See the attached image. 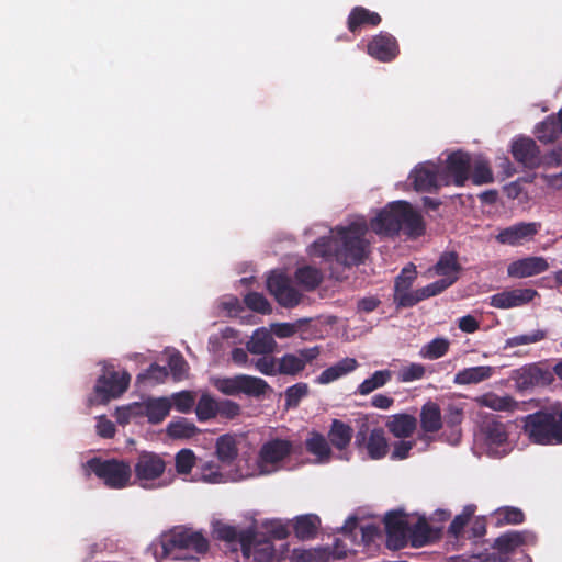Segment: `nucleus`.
I'll return each mask as SVG.
<instances>
[{
	"label": "nucleus",
	"instance_id": "f257e3e1",
	"mask_svg": "<svg viewBox=\"0 0 562 562\" xmlns=\"http://www.w3.org/2000/svg\"><path fill=\"white\" fill-rule=\"evenodd\" d=\"M367 233L368 225L364 221L337 226L334 235L319 237L312 244L311 254L328 262L336 261L346 268L358 267L370 252Z\"/></svg>",
	"mask_w": 562,
	"mask_h": 562
},
{
	"label": "nucleus",
	"instance_id": "f03ea898",
	"mask_svg": "<svg viewBox=\"0 0 562 562\" xmlns=\"http://www.w3.org/2000/svg\"><path fill=\"white\" fill-rule=\"evenodd\" d=\"M371 228L386 236L403 231L407 236L419 237L425 232L422 215L406 201L391 202L371 221Z\"/></svg>",
	"mask_w": 562,
	"mask_h": 562
},
{
	"label": "nucleus",
	"instance_id": "7ed1b4c3",
	"mask_svg": "<svg viewBox=\"0 0 562 562\" xmlns=\"http://www.w3.org/2000/svg\"><path fill=\"white\" fill-rule=\"evenodd\" d=\"M161 559L198 560L209 551L210 542L201 531L175 526L160 537Z\"/></svg>",
	"mask_w": 562,
	"mask_h": 562
},
{
	"label": "nucleus",
	"instance_id": "20e7f679",
	"mask_svg": "<svg viewBox=\"0 0 562 562\" xmlns=\"http://www.w3.org/2000/svg\"><path fill=\"white\" fill-rule=\"evenodd\" d=\"M524 432L537 445H562V407L540 409L522 418Z\"/></svg>",
	"mask_w": 562,
	"mask_h": 562
},
{
	"label": "nucleus",
	"instance_id": "39448f33",
	"mask_svg": "<svg viewBox=\"0 0 562 562\" xmlns=\"http://www.w3.org/2000/svg\"><path fill=\"white\" fill-rule=\"evenodd\" d=\"M86 467L109 488L121 490L131 485L132 468L125 460L93 457Z\"/></svg>",
	"mask_w": 562,
	"mask_h": 562
},
{
	"label": "nucleus",
	"instance_id": "423d86ee",
	"mask_svg": "<svg viewBox=\"0 0 562 562\" xmlns=\"http://www.w3.org/2000/svg\"><path fill=\"white\" fill-rule=\"evenodd\" d=\"M214 386L223 394L238 396L245 394L250 397H260L271 390L270 385L261 378L237 374L231 378H220Z\"/></svg>",
	"mask_w": 562,
	"mask_h": 562
},
{
	"label": "nucleus",
	"instance_id": "0eeeda50",
	"mask_svg": "<svg viewBox=\"0 0 562 562\" xmlns=\"http://www.w3.org/2000/svg\"><path fill=\"white\" fill-rule=\"evenodd\" d=\"M291 440L273 438L266 441L258 453V468L261 474H271L283 468L282 463L293 453Z\"/></svg>",
	"mask_w": 562,
	"mask_h": 562
},
{
	"label": "nucleus",
	"instance_id": "6e6552de",
	"mask_svg": "<svg viewBox=\"0 0 562 562\" xmlns=\"http://www.w3.org/2000/svg\"><path fill=\"white\" fill-rule=\"evenodd\" d=\"M130 382L131 375L126 371L117 372L105 367L95 382V396L100 403L105 404L112 398L120 397L128 389Z\"/></svg>",
	"mask_w": 562,
	"mask_h": 562
},
{
	"label": "nucleus",
	"instance_id": "1a4fd4ad",
	"mask_svg": "<svg viewBox=\"0 0 562 562\" xmlns=\"http://www.w3.org/2000/svg\"><path fill=\"white\" fill-rule=\"evenodd\" d=\"M471 170V155L462 150L453 151L448 155L443 168L440 169L441 183L445 186L454 184L463 187L470 179Z\"/></svg>",
	"mask_w": 562,
	"mask_h": 562
},
{
	"label": "nucleus",
	"instance_id": "9d476101",
	"mask_svg": "<svg viewBox=\"0 0 562 562\" xmlns=\"http://www.w3.org/2000/svg\"><path fill=\"white\" fill-rule=\"evenodd\" d=\"M535 543L536 537L532 532L527 530H510L497 537L492 544V549L494 551L486 553L496 558L501 562H509L510 554L514 553L518 548Z\"/></svg>",
	"mask_w": 562,
	"mask_h": 562
},
{
	"label": "nucleus",
	"instance_id": "9b49d317",
	"mask_svg": "<svg viewBox=\"0 0 562 562\" xmlns=\"http://www.w3.org/2000/svg\"><path fill=\"white\" fill-rule=\"evenodd\" d=\"M355 445L359 449L366 448L369 458L372 460H380L389 452V442L384 429L376 427L369 432L367 424H362L357 431Z\"/></svg>",
	"mask_w": 562,
	"mask_h": 562
},
{
	"label": "nucleus",
	"instance_id": "f8f14e48",
	"mask_svg": "<svg viewBox=\"0 0 562 562\" xmlns=\"http://www.w3.org/2000/svg\"><path fill=\"white\" fill-rule=\"evenodd\" d=\"M135 479L142 487L147 486V482L155 481L162 476L166 470L164 458L153 451H140L134 463Z\"/></svg>",
	"mask_w": 562,
	"mask_h": 562
},
{
	"label": "nucleus",
	"instance_id": "ddd939ff",
	"mask_svg": "<svg viewBox=\"0 0 562 562\" xmlns=\"http://www.w3.org/2000/svg\"><path fill=\"white\" fill-rule=\"evenodd\" d=\"M321 355V347L303 348L296 353H284L278 358V375L296 376L301 374L307 364H311Z\"/></svg>",
	"mask_w": 562,
	"mask_h": 562
},
{
	"label": "nucleus",
	"instance_id": "4468645a",
	"mask_svg": "<svg viewBox=\"0 0 562 562\" xmlns=\"http://www.w3.org/2000/svg\"><path fill=\"white\" fill-rule=\"evenodd\" d=\"M267 289L285 308L295 307L301 302L302 294L291 285L290 279L283 273L272 272L267 279Z\"/></svg>",
	"mask_w": 562,
	"mask_h": 562
},
{
	"label": "nucleus",
	"instance_id": "2eb2a0df",
	"mask_svg": "<svg viewBox=\"0 0 562 562\" xmlns=\"http://www.w3.org/2000/svg\"><path fill=\"white\" fill-rule=\"evenodd\" d=\"M386 544L390 549H402L407 544L409 526L401 510L390 512L384 517Z\"/></svg>",
	"mask_w": 562,
	"mask_h": 562
},
{
	"label": "nucleus",
	"instance_id": "dca6fc26",
	"mask_svg": "<svg viewBox=\"0 0 562 562\" xmlns=\"http://www.w3.org/2000/svg\"><path fill=\"white\" fill-rule=\"evenodd\" d=\"M540 228L541 223L539 222H520L501 229L495 239L502 245L520 246L526 241L532 240Z\"/></svg>",
	"mask_w": 562,
	"mask_h": 562
},
{
	"label": "nucleus",
	"instance_id": "f3484780",
	"mask_svg": "<svg viewBox=\"0 0 562 562\" xmlns=\"http://www.w3.org/2000/svg\"><path fill=\"white\" fill-rule=\"evenodd\" d=\"M409 178L413 179V187L418 192H437L443 183H441V171L435 164H419L411 172Z\"/></svg>",
	"mask_w": 562,
	"mask_h": 562
},
{
	"label": "nucleus",
	"instance_id": "a211bd4d",
	"mask_svg": "<svg viewBox=\"0 0 562 562\" xmlns=\"http://www.w3.org/2000/svg\"><path fill=\"white\" fill-rule=\"evenodd\" d=\"M368 54L381 63H390L400 54L396 38L386 32L373 36L367 46Z\"/></svg>",
	"mask_w": 562,
	"mask_h": 562
},
{
	"label": "nucleus",
	"instance_id": "6ab92c4d",
	"mask_svg": "<svg viewBox=\"0 0 562 562\" xmlns=\"http://www.w3.org/2000/svg\"><path fill=\"white\" fill-rule=\"evenodd\" d=\"M512 155L517 162L528 169L538 168L542 164L540 149L530 137H519L513 140Z\"/></svg>",
	"mask_w": 562,
	"mask_h": 562
},
{
	"label": "nucleus",
	"instance_id": "aec40b11",
	"mask_svg": "<svg viewBox=\"0 0 562 562\" xmlns=\"http://www.w3.org/2000/svg\"><path fill=\"white\" fill-rule=\"evenodd\" d=\"M538 292L533 289H514L496 293L490 297V305L495 308H513L531 302Z\"/></svg>",
	"mask_w": 562,
	"mask_h": 562
},
{
	"label": "nucleus",
	"instance_id": "412c9836",
	"mask_svg": "<svg viewBox=\"0 0 562 562\" xmlns=\"http://www.w3.org/2000/svg\"><path fill=\"white\" fill-rule=\"evenodd\" d=\"M549 269L546 258L530 256L510 262L507 267V274L515 279H525L538 276Z\"/></svg>",
	"mask_w": 562,
	"mask_h": 562
},
{
	"label": "nucleus",
	"instance_id": "4be33fe9",
	"mask_svg": "<svg viewBox=\"0 0 562 562\" xmlns=\"http://www.w3.org/2000/svg\"><path fill=\"white\" fill-rule=\"evenodd\" d=\"M461 271L462 266L456 251L442 252L438 261L429 269V272L434 276L453 280V284L459 280Z\"/></svg>",
	"mask_w": 562,
	"mask_h": 562
},
{
	"label": "nucleus",
	"instance_id": "5701e85b",
	"mask_svg": "<svg viewBox=\"0 0 562 562\" xmlns=\"http://www.w3.org/2000/svg\"><path fill=\"white\" fill-rule=\"evenodd\" d=\"M382 21V18L378 12L370 11L364 7H355L351 9L347 18V27L349 32L357 34L362 27L378 26Z\"/></svg>",
	"mask_w": 562,
	"mask_h": 562
},
{
	"label": "nucleus",
	"instance_id": "b1692460",
	"mask_svg": "<svg viewBox=\"0 0 562 562\" xmlns=\"http://www.w3.org/2000/svg\"><path fill=\"white\" fill-rule=\"evenodd\" d=\"M517 381L522 387L548 385L553 381V374L539 364H529L518 370Z\"/></svg>",
	"mask_w": 562,
	"mask_h": 562
},
{
	"label": "nucleus",
	"instance_id": "393cba45",
	"mask_svg": "<svg viewBox=\"0 0 562 562\" xmlns=\"http://www.w3.org/2000/svg\"><path fill=\"white\" fill-rule=\"evenodd\" d=\"M439 537L440 529L434 528L427 522L426 518L420 517L412 528L409 527L407 539L409 538L412 547L420 548L439 539Z\"/></svg>",
	"mask_w": 562,
	"mask_h": 562
},
{
	"label": "nucleus",
	"instance_id": "a878e982",
	"mask_svg": "<svg viewBox=\"0 0 562 562\" xmlns=\"http://www.w3.org/2000/svg\"><path fill=\"white\" fill-rule=\"evenodd\" d=\"M420 428L426 434L438 432L443 427L442 414L438 403L427 401L419 413Z\"/></svg>",
	"mask_w": 562,
	"mask_h": 562
},
{
	"label": "nucleus",
	"instance_id": "bb28decb",
	"mask_svg": "<svg viewBox=\"0 0 562 562\" xmlns=\"http://www.w3.org/2000/svg\"><path fill=\"white\" fill-rule=\"evenodd\" d=\"M238 453V439L236 435L225 434L216 439L215 456L224 465H232L237 459Z\"/></svg>",
	"mask_w": 562,
	"mask_h": 562
},
{
	"label": "nucleus",
	"instance_id": "cd10ccee",
	"mask_svg": "<svg viewBox=\"0 0 562 562\" xmlns=\"http://www.w3.org/2000/svg\"><path fill=\"white\" fill-rule=\"evenodd\" d=\"M495 373V369L491 366L470 367L460 370L453 378L457 385L479 384L491 379Z\"/></svg>",
	"mask_w": 562,
	"mask_h": 562
},
{
	"label": "nucleus",
	"instance_id": "c85d7f7f",
	"mask_svg": "<svg viewBox=\"0 0 562 562\" xmlns=\"http://www.w3.org/2000/svg\"><path fill=\"white\" fill-rule=\"evenodd\" d=\"M327 437L330 446L339 451H344L350 445L353 429L340 419H333Z\"/></svg>",
	"mask_w": 562,
	"mask_h": 562
},
{
	"label": "nucleus",
	"instance_id": "c756f323",
	"mask_svg": "<svg viewBox=\"0 0 562 562\" xmlns=\"http://www.w3.org/2000/svg\"><path fill=\"white\" fill-rule=\"evenodd\" d=\"M246 348L252 355H272L277 348V342L270 331L260 328L255 330Z\"/></svg>",
	"mask_w": 562,
	"mask_h": 562
},
{
	"label": "nucleus",
	"instance_id": "7c9ffc66",
	"mask_svg": "<svg viewBox=\"0 0 562 562\" xmlns=\"http://www.w3.org/2000/svg\"><path fill=\"white\" fill-rule=\"evenodd\" d=\"M474 402L480 407H487L497 412H513L518 407V403L512 396H499L493 392L476 396Z\"/></svg>",
	"mask_w": 562,
	"mask_h": 562
},
{
	"label": "nucleus",
	"instance_id": "2f4dec72",
	"mask_svg": "<svg viewBox=\"0 0 562 562\" xmlns=\"http://www.w3.org/2000/svg\"><path fill=\"white\" fill-rule=\"evenodd\" d=\"M358 367V362L353 358H345L334 366L325 369L315 380L317 384H329L339 378L352 372Z\"/></svg>",
	"mask_w": 562,
	"mask_h": 562
},
{
	"label": "nucleus",
	"instance_id": "473e14b6",
	"mask_svg": "<svg viewBox=\"0 0 562 562\" xmlns=\"http://www.w3.org/2000/svg\"><path fill=\"white\" fill-rule=\"evenodd\" d=\"M307 452L315 456L321 463L329 462L331 458V448L324 435L317 431H311L305 440Z\"/></svg>",
	"mask_w": 562,
	"mask_h": 562
},
{
	"label": "nucleus",
	"instance_id": "72a5a7b5",
	"mask_svg": "<svg viewBox=\"0 0 562 562\" xmlns=\"http://www.w3.org/2000/svg\"><path fill=\"white\" fill-rule=\"evenodd\" d=\"M390 432L396 438L411 437L417 427V419L409 414H396L386 423Z\"/></svg>",
	"mask_w": 562,
	"mask_h": 562
},
{
	"label": "nucleus",
	"instance_id": "f704fd0d",
	"mask_svg": "<svg viewBox=\"0 0 562 562\" xmlns=\"http://www.w3.org/2000/svg\"><path fill=\"white\" fill-rule=\"evenodd\" d=\"M561 121L559 113L549 115L536 127V135L541 143L550 144L561 135Z\"/></svg>",
	"mask_w": 562,
	"mask_h": 562
},
{
	"label": "nucleus",
	"instance_id": "c9c22d12",
	"mask_svg": "<svg viewBox=\"0 0 562 562\" xmlns=\"http://www.w3.org/2000/svg\"><path fill=\"white\" fill-rule=\"evenodd\" d=\"M464 419V404L462 403H450L445 409L442 416L443 425L451 430V435L456 437V441L461 436L460 426Z\"/></svg>",
	"mask_w": 562,
	"mask_h": 562
},
{
	"label": "nucleus",
	"instance_id": "e433bc0d",
	"mask_svg": "<svg viewBox=\"0 0 562 562\" xmlns=\"http://www.w3.org/2000/svg\"><path fill=\"white\" fill-rule=\"evenodd\" d=\"M319 524L321 520L316 515L308 514L299 516L295 518L293 525L295 536L301 540L313 539L317 533Z\"/></svg>",
	"mask_w": 562,
	"mask_h": 562
},
{
	"label": "nucleus",
	"instance_id": "4c0bfd02",
	"mask_svg": "<svg viewBox=\"0 0 562 562\" xmlns=\"http://www.w3.org/2000/svg\"><path fill=\"white\" fill-rule=\"evenodd\" d=\"M392 376L393 373L389 369L378 370L358 385L355 394L369 395L375 390L386 385L392 380Z\"/></svg>",
	"mask_w": 562,
	"mask_h": 562
},
{
	"label": "nucleus",
	"instance_id": "58836bf2",
	"mask_svg": "<svg viewBox=\"0 0 562 562\" xmlns=\"http://www.w3.org/2000/svg\"><path fill=\"white\" fill-rule=\"evenodd\" d=\"M485 442L490 447H499L508 439L506 426L497 420L485 422L482 426Z\"/></svg>",
	"mask_w": 562,
	"mask_h": 562
},
{
	"label": "nucleus",
	"instance_id": "ea45409f",
	"mask_svg": "<svg viewBox=\"0 0 562 562\" xmlns=\"http://www.w3.org/2000/svg\"><path fill=\"white\" fill-rule=\"evenodd\" d=\"M171 404L165 397L149 400L145 402V416L150 424H159L168 416Z\"/></svg>",
	"mask_w": 562,
	"mask_h": 562
},
{
	"label": "nucleus",
	"instance_id": "a19ab883",
	"mask_svg": "<svg viewBox=\"0 0 562 562\" xmlns=\"http://www.w3.org/2000/svg\"><path fill=\"white\" fill-rule=\"evenodd\" d=\"M220 540L227 542H239L243 547L249 546L254 539V533L248 530L239 531L229 525H221L215 530Z\"/></svg>",
	"mask_w": 562,
	"mask_h": 562
},
{
	"label": "nucleus",
	"instance_id": "79ce46f5",
	"mask_svg": "<svg viewBox=\"0 0 562 562\" xmlns=\"http://www.w3.org/2000/svg\"><path fill=\"white\" fill-rule=\"evenodd\" d=\"M295 280L305 290H315L323 281V273L319 269L304 266L295 271Z\"/></svg>",
	"mask_w": 562,
	"mask_h": 562
},
{
	"label": "nucleus",
	"instance_id": "37998d69",
	"mask_svg": "<svg viewBox=\"0 0 562 562\" xmlns=\"http://www.w3.org/2000/svg\"><path fill=\"white\" fill-rule=\"evenodd\" d=\"M493 517L496 520L495 525L497 527L505 525H519L525 521L524 512L520 508L514 506H504L497 508L493 513Z\"/></svg>",
	"mask_w": 562,
	"mask_h": 562
},
{
	"label": "nucleus",
	"instance_id": "c03bdc74",
	"mask_svg": "<svg viewBox=\"0 0 562 562\" xmlns=\"http://www.w3.org/2000/svg\"><path fill=\"white\" fill-rule=\"evenodd\" d=\"M450 342L447 338L437 337L424 345L419 355L424 359L436 360L449 351Z\"/></svg>",
	"mask_w": 562,
	"mask_h": 562
},
{
	"label": "nucleus",
	"instance_id": "a18cd8bd",
	"mask_svg": "<svg viewBox=\"0 0 562 562\" xmlns=\"http://www.w3.org/2000/svg\"><path fill=\"white\" fill-rule=\"evenodd\" d=\"M475 510L476 506L473 504L464 506L462 513L457 515L451 521L448 528L449 536L458 539L463 533L464 527L469 524Z\"/></svg>",
	"mask_w": 562,
	"mask_h": 562
},
{
	"label": "nucleus",
	"instance_id": "49530a36",
	"mask_svg": "<svg viewBox=\"0 0 562 562\" xmlns=\"http://www.w3.org/2000/svg\"><path fill=\"white\" fill-rule=\"evenodd\" d=\"M218 412V403L209 394L201 395L198 401L195 413L200 422L214 418Z\"/></svg>",
	"mask_w": 562,
	"mask_h": 562
},
{
	"label": "nucleus",
	"instance_id": "de8ad7c7",
	"mask_svg": "<svg viewBox=\"0 0 562 562\" xmlns=\"http://www.w3.org/2000/svg\"><path fill=\"white\" fill-rule=\"evenodd\" d=\"M199 429L193 423H189L187 419L181 418L177 422L169 423L167 427V434L169 437L175 439L191 438L198 434Z\"/></svg>",
	"mask_w": 562,
	"mask_h": 562
},
{
	"label": "nucleus",
	"instance_id": "09e8293b",
	"mask_svg": "<svg viewBox=\"0 0 562 562\" xmlns=\"http://www.w3.org/2000/svg\"><path fill=\"white\" fill-rule=\"evenodd\" d=\"M472 183L475 186L487 184L494 181L493 171L485 160H477L472 164V170L470 175Z\"/></svg>",
	"mask_w": 562,
	"mask_h": 562
},
{
	"label": "nucleus",
	"instance_id": "8fccbe9b",
	"mask_svg": "<svg viewBox=\"0 0 562 562\" xmlns=\"http://www.w3.org/2000/svg\"><path fill=\"white\" fill-rule=\"evenodd\" d=\"M547 336L548 331L546 329H536L528 334H521L506 339L505 347L514 348L522 345L537 344L544 340Z\"/></svg>",
	"mask_w": 562,
	"mask_h": 562
},
{
	"label": "nucleus",
	"instance_id": "3c124183",
	"mask_svg": "<svg viewBox=\"0 0 562 562\" xmlns=\"http://www.w3.org/2000/svg\"><path fill=\"white\" fill-rule=\"evenodd\" d=\"M308 393L310 387L307 383L299 382L289 386L284 393L286 408H296L301 401L308 395Z\"/></svg>",
	"mask_w": 562,
	"mask_h": 562
},
{
	"label": "nucleus",
	"instance_id": "603ef678",
	"mask_svg": "<svg viewBox=\"0 0 562 562\" xmlns=\"http://www.w3.org/2000/svg\"><path fill=\"white\" fill-rule=\"evenodd\" d=\"M244 303L246 306L257 313L267 315L272 312L271 304L265 297L263 294L258 292H249L244 297Z\"/></svg>",
	"mask_w": 562,
	"mask_h": 562
},
{
	"label": "nucleus",
	"instance_id": "864d4df0",
	"mask_svg": "<svg viewBox=\"0 0 562 562\" xmlns=\"http://www.w3.org/2000/svg\"><path fill=\"white\" fill-rule=\"evenodd\" d=\"M422 301H424V299L419 294V289L415 291L394 290V303L398 308L412 307Z\"/></svg>",
	"mask_w": 562,
	"mask_h": 562
},
{
	"label": "nucleus",
	"instance_id": "5fc2aeb1",
	"mask_svg": "<svg viewBox=\"0 0 562 562\" xmlns=\"http://www.w3.org/2000/svg\"><path fill=\"white\" fill-rule=\"evenodd\" d=\"M426 375V368L418 362H412L408 366L401 368L398 371V380L403 383L422 380Z\"/></svg>",
	"mask_w": 562,
	"mask_h": 562
},
{
	"label": "nucleus",
	"instance_id": "6e6d98bb",
	"mask_svg": "<svg viewBox=\"0 0 562 562\" xmlns=\"http://www.w3.org/2000/svg\"><path fill=\"white\" fill-rule=\"evenodd\" d=\"M195 454L190 449L180 450L175 458L176 471L179 474H189L195 465Z\"/></svg>",
	"mask_w": 562,
	"mask_h": 562
},
{
	"label": "nucleus",
	"instance_id": "4d7b16f0",
	"mask_svg": "<svg viewBox=\"0 0 562 562\" xmlns=\"http://www.w3.org/2000/svg\"><path fill=\"white\" fill-rule=\"evenodd\" d=\"M262 357L251 360L250 364L255 367L260 373L274 376L278 375V358L271 355H261Z\"/></svg>",
	"mask_w": 562,
	"mask_h": 562
},
{
	"label": "nucleus",
	"instance_id": "13d9d810",
	"mask_svg": "<svg viewBox=\"0 0 562 562\" xmlns=\"http://www.w3.org/2000/svg\"><path fill=\"white\" fill-rule=\"evenodd\" d=\"M200 477L207 483H220L223 480V474L218 464L214 461H205L200 465Z\"/></svg>",
	"mask_w": 562,
	"mask_h": 562
},
{
	"label": "nucleus",
	"instance_id": "bf43d9fd",
	"mask_svg": "<svg viewBox=\"0 0 562 562\" xmlns=\"http://www.w3.org/2000/svg\"><path fill=\"white\" fill-rule=\"evenodd\" d=\"M416 277V267L413 263L407 265L396 277L394 290H409Z\"/></svg>",
	"mask_w": 562,
	"mask_h": 562
},
{
	"label": "nucleus",
	"instance_id": "052dcab7",
	"mask_svg": "<svg viewBox=\"0 0 562 562\" xmlns=\"http://www.w3.org/2000/svg\"><path fill=\"white\" fill-rule=\"evenodd\" d=\"M168 376V371L165 367L153 363L149 368L137 375V382L153 381L154 383H162Z\"/></svg>",
	"mask_w": 562,
	"mask_h": 562
},
{
	"label": "nucleus",
	"instance_id": "680f3d73",
	"mask_svg": "<svg viewBox=\"0 0 562 562\" xmlns=\"http://www.w3.org/2000/svg\"><path fill=\"white\" fill-rule=\"evenodd\" d=\"M453 285V280L450 279H439L424 288L419 289V294L424 300L429 299L431 296H436L442 292H445L448 288Z\"/></svg>",
	"mask_w": 562,
	"mask_h": 562
},
{
	"label": "nucleus",
	"instance_id": "e2e57ef3",
	"mask_svg": "<svg viewBox=\"0 0 562 562\" xmlns=\"http://www.w3.org/2000/svg\"><path fill=\"white\" fill-rule=\"evenodd\" d=\"M194 395L190 391H182L172 395V403L177 411L189 413L194 405Z\"/></svg>",
	"mask_w": 562,
	"mask_h": 562
},
{
	"label": "nucleus",
	"instance_id": "0e129e2a",
	"mask_svg": "<svg viewBox=\"0 0 562 562\" xmlns=\"http://www.w3.org/2000/svg\"><path fill=\"white\" fill-rule=\"evenodd\" d=\"M240 413V406L229 400L223 401L218 403V412L217 414L224 418L233 419L238 416Z\"/></svg>",
	"mask_w": 562,
	"mask_h": 562
},
{
	"label": "nucleus",
	"instance_id": "69168bd1",
	"mask_svg": "<svg viewBox=\"0 0 562 562\" xmlns=\"http://www.w3.org/2000/svg\"><path fill=\"white\" fill-rule=\"evenodd\" d=\"M115 425L104 416L98 418L97 432L102 438H113L115 435Z\"/></svg>",
	"mask_w": 562,
	"mask_h": 562
},
{
	"label": "nucleus",
	"instance_id": "338daca9",
	"mask_svg": "<svg viewBox=\"0 0 562 562\" xmlns=\"http://www.w3.org/2000/svg\"><path fill=\"white\" fill-rule=\"evenodd\" d=\"M413 441H397L394 443V448L391 454V459L393 460H403L406 459L409 454V451L413 449Z\"/></svg>",
	"mask_w": 562,
	"mask_h": 562
},
{
	"label": "nucleus",
	"instance_id": "774afa93",
	"mask_svg": "<svg viewBox=\"0 0 562 562\" xmlns=\"http://www.w3.org/2000/svg\"><path fill=\"white\" fill-rule=\"evenodd\" d=\"M458 326L463 333L472 334L480 328V323L474 316L465 315L459 318Z\"/></svg>",
	"mask_w": 562,
	"mask_h": 562
}]
</instances>
